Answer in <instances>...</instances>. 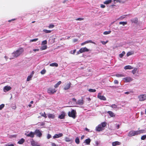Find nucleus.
Instances as JSON below:
<instances>
[{"mask_svg":"<svg viewBox=\"0 0 146 146\" xmlns=\"http://www.w3.org/2000/svg\"><path fill=\"white\" fill-rule=\"evenodd\" d=\"M24 49L23 48H19L12 54V57L11 58L13 59L21 55L24 52Z\"/></svg>","mask_w":146,"mask_h":146,"instance_id":"nucleus-1","label":"nucleus"},{"mask_svg":"<svg viewBox=\"0 0 146 146\" xmlns=\"http://www.w3.org/2000/svg\"><path fill=\"white\" fill-rule=\"evenodd\" d=\"M106 122H102L96 127V131H101L104 129V128L106 126Z\"/></svg>","mask_w":146,"mask_h":146,"instance_id":"nucleus-2","label":"nucleus"},{"mask_svg":"<svg viewBox=\"0 0 146 146\" xmlns=\"http://www.w3.org/2000/svg\"><path fill=\"white\" fill-rule=\"evenodd\" d=\"M76 111L73 110H72L71 112L69 111L68 112V115L69 117H72L73 118H75L76 116Z\"/></svg>","mask_w":146,"mask_h":146,"instance_id":"nucleus-3","label":"nucleus"},{"mask_svg":"<svg viewBox=\"0 0 146 146\" xmlns=\"http://www.w3.org/2000/svg\"><path fill=\"white\" fill-rule=\"evenodd\" d=\"M56 91L55 89L52 88H49L48 89L47 92L50 94H53L54 93L56 92Z\"/></svg>","mask_w":146,"mask_h":146,"instance_id":"nucleus-4","label":"nucleus"},{"mask_svg":"<svg viewBox=\"0 0 146 146\" xmlns=\"http://www.w3.org/2000/svg\"><path fill=\"white\" fill-rule=\"evenodd\" d=\"M35 135L36 134L37 136L40 137L42 135V134L40 131V130L38 129H36L35 132H34Z\"/></svg>","mask_w":146,"mask_h":146,"instance_id":"nucleus-5","label":"nucleus"},{"mask_svg":"<svg viewBox=\"0 0 146 146\" xmlns=\"http://www.w3.org/2000/svg\"><path fill=\"white\" fill-rule=\"evenodd\" d=\"M138 98L140 101H144L146 100V95L142 94L138 96Z\"/></svg>","mask_w":146,"mask_h":146,"instance_id":"nucleus-6","label":"nucleus"},{"mask_svg":"<svg viewBox=\"0 0 146 146\" xmlns=\"http://www.w3.org/2000/svg\"><path fill=\"white\" fill-rule=\"evenodd\" d=\"M28 132H27L25 135L27 137H30L31 138H33L35 137V134L34 132L31 131L29 133H28Z\"/></svg>","mask_w":146,"mask_h":146,"instance_id":"nucleus-7","label":"nucleus"},{"mask_svg":"<svg viewBox=\"0 0 146 146\" xmlns=\"http://www.w3.org/2000/svg\"><path fill=\"white\" fill-rule=\"evenodd\" d=\"M145 132L144 130H141L137 131H134V135H137Z\"/></svg>","mask_w":146,"mask_h":146,"instance_id":"nucleus-8","label":"nucleus"},{"mask_svg":"<svg viewBox=\"0 0 146 146\" xmlns=\"http://www.w3.org/2000/svg\"><path fill=\"white\" fill-rule=\"evenodd\" d=\"M84 103V101L83 98L82 97L81 98V99L79 100L76 102V104L80 105H82Z\"/></svg>","mask_w":146,"mask_h":146,"instance_id":"nucleus-9","label":"nucleus"},{"mask_svg":"<svg viewBox=\"0 0 146 146\" xmlns=\"http://www.w3.org/2000/svg\"><path fill=\"white\" fill-rule=\"evenodd\" d=\"M89 51V49L86 47L82 48L79 50L80 53H82L85 52H88Z\"/></svg>","mask_w":146,"mask_h":146,"instance_id":"nucleus-10","label":"nucleus"},{"mask_svg":"<svg viewBox=\"0 0 146 146\" xmlns=\"http://www.w3.org/2000/svg\"><path fill=\"white\" fill-rule=\"evenodd\" d=\"M98 98L100 100H106V97L104 96L101 95V94L100 93H99L98 94Z\"/></svg>","mask_w":146,"mask_h":146,"instance_id":"nucleus-11","label":"nucleus"},{"mask_svg":"<svg viewBox=\"0 0 146 146\" xmlns=\"http://www.w3.org/2000/svg\"><path fill=\"white\" fill-rule=\"evenodd\" d=\"M31 144L33 146H40V145H38L37 142H35L32 139V141L31 142Z\"/></svg>","mask_w":146,"mask_h":146,"instance_id":"nucleus-12","label":"nucleus"},{"mask_svg":"<svg viewBox=\"0 0 146 146\" xmlns=\"http://www.w3.org/2000/svg\"><path fill=\"white\" fill-rule=\"evenodd\" d=\"M11 89V88L9 86H5L4 87L3 90L4 91L6 92V91H8Z\"/></svg>","mask_w":146,"mask_h":146,"instance_id":"nucleus-13","label":"nucleus"},{"mask_svg":"<svg viewBox=\"0 0 146 146\" xmlns=\"http://www.w3.org/2000/svg\"><path fill=\"white\" fill-rule=\"evenodd\" d=\"M65 113L64 112H62L60 115L58 116V118L60 119H63L65 118Z\"/></svg>","mask_w":146,"mask_h":146,"instance_id":"nucleus-14","label":"nucleus"},{"mask_svg":"<svg viewBox=\"0 0 146 146\" xmlns=\"http://www.w3.org/2000/svg\"><path fill=\"white\" fill-rule=\"evenodd\" d=\"M63 136V134L62 133H60L58 134H55L53 136L54 139H56L59 138Z\"/></svg>","mask_w":146,"mask_h":146,"instance_id":"nucleus-15","label":"nucleus"},{"mask_svg":"<svg viewBox=\"0 0 146 146\" xmlns=\"http://www.w3.org/2000/svg\"><path fill=\"white\" fill-rule=\"evenodd\" d=\"M128 135L129 137L134 136V131L132 130L130 131L128 133Z\"/></svg>","mask_w":146,"mask_h":146,"instance_id":"nucleus-16","label":"nucleus"},{"mask_svg":"<svg viewBox=\"0 0 146 146\" xmlns=\"http://www.w3.org/2000/svg\"><path fill=\"white\" fill-rule=\"evenodd\" d=\"M123 79L126 82H129L132 80L131 78L129 77L124 78Z\"/></svg>","mask_w":146,"mask_h":146,"instance_id":"nucleus-17","label":"nucleus"},{"mask_svg":"<svg viewBox=\"0 0 146 146\" xmlns=\"http://www.w3.org/2000/svg\"><path fill=\"white\" fill-rule=\"evenodd\" d=\"M107 113L109 114L111 117H114L115 116L114 113L111 111H108L107 112Z\"/></svg>","mask_w":146,"mask_h":146,"instance_id":"nucleus-18","label":"nucleus"},{"mask_svg":"<svg viewBox=\"0 0 146 146\" xmlns=\"http://www.w3.org/2000/svg\"><path fill=\"white\" fill-rule=\"evenodd\" d=\"M71 83L70 82L69 83L67 84L65 86L64 88L65 90H67L69 89L70 87Z\"/></svg>","mask_w":146,"mask_h":146,"instance_id":"nucleus-19","label":"nucleus"},{"mask_svg":"<svg viewBox=\"0 0 146 146\" xmlns=\"http://www.w3.org/2000/svg\"><path fill=\"white\" fill-rule=\"evenodd\" d=\"M48 117L49 118L54 119L55 117V115L54 114H48Z\"/></svg>","mask_w":146,"mask_h":146,"instance_id":"nucleus-20","label":"nucleus"},{"mask_svg":"<svg viewBox=\"0 0 146 146\" xmlns=\"http://www.w3.org/2000/svg\"><path fill=\"white\" fill-rule=\"evenodd\" d=\"M131 21L132 23H137L138 21V19L137 18H135L133 19H131Z\"/></svg>","mask_w":146,"mask_h":146,"instance_id":"nucleus-21","label":"nucleus"},{"mask_svg":"<svg viewBox=\"0 0 146 146\" xmlns=\"http://www.w3.org/2000/svg\"><path fill=\"white\" fill-rule=\"evenodd\" d=\"M133 68L130 65H127L125 66L124 67V69L125 70L126 69H133Z\"/></svg>","mask_w":146,"mask_h":146,"instance_id":"nucleus-22","label":"nucleus"},{"mask_svg":"<svg viewBox=\"0 0 146 146\" xmlns=\"http://www.w3.org/2000/svg\"><path fill=\"white\" fill-rule=\"evenodd\" d=\"M121 143L118 141H116L112 143V145L113 146H115L117 145H120Z\"/></svg>","mask_w":146,"mask_h":146,"instance_id":"nucleus-23","label":"nucleus"},{"mask_svg":"<svg viewBox=\"0 0 146 146\" xmlns=\"http://www.w3.org/2000/svg\"><path fill=\"white\" fill-rule=\"evenodd\" d=\"M25 141V140L23 138L21 139L18 142V143L20 144H23Z\"/></svg>","mask_w":146,"mask_h":146,"instance_id":"nucleus-24","label":"nucleus"},{"mask_svg":"<svg viewBox=\"0 0 146 146\" xmlns=\"http://www.w3.org/2000/svg\"><path fill=\"white\" fill-rule=\"evenodd\" d=\"M50 66H55L57 67L58 66V64L55 62L52 63L50 64Z\"/></svg>","mask_w":146,"mask_h":146,"instance_id":"nucleus-25","label":"nucleus"},{"mask_svg":"<svg viewBox=\"0 0 146 146\" xmlns=\"http://www.w3.org/2000/svg\"><path fill=\"white\" fill-rule=\"evenodd\" d=\"M85 141L87 145H90L91 141V139L90 138L86 139L85 140Z\"/></svg>","mask_w":146,"mask_h":146,"instance_id":"nucleus-26","label":"nucleus"},{"mask_svg":"<svg viewBox=\"0 0 146 146\" xmlns=\"http://www.w3.org/2000/svg\"><path fill=\"white\" fill-rule=\"evenodd\" d=\"M111 2H112V0H106V1H105L104 2V4L107 5V4H108L109 3H111Z\"/></svg>","mask_w":146,"mask_h":146,"instance_id":"nucleus-27","label":"nucleus"},{"mask_svg":"<svg viewBox=\"0 0 146 146\" xmlns=\"http://www.w3.org/2000/svg\"><path fill=\"white\" fill-rule=\"evenodd\" d=\"M40 115L42 117H44L45 118H47V116L45 112H44L43 113H40Z\"/></svg>","mask_w":146,"mask_h":146,"instance_id":"nucleus-28","label":"nucleus"},{"mask_svg":"<svg viewBox=\"0 0 146 146\" xmlns=\"http://www.w3.org/2000/svg\"><path fill=\"white\" fill-rule=\"evenodd\" d=\"M115 76L117 77H122L124 76V75L123 74H116L115 75Z\"/></svg>","mask_w":146,"mask_h":146,"instance_id":"nucleus-29","label":"nucleus"},{"mask_svg":"<svg viewBox=\"0 0 146 146\" xmlns=\"http://www.w3.org/2000/svg\"><path fill=\"white\" fill-rule=\"evenodd\" d=\"M61 81H59L57 83H56L54 86L55 88H57L58 86L61 84Z\"/></svg>","mask_w":146,"mask_h":146,"instance_id":"nucleus-30","label":"nucleus"},{"mask_svg":"<svg viewBox=\"0 0 146 146\" xmlns=\"http://www.w3.org/2000/svg\"><path fill=\"white\" fill-rule=\"evenodd\" d=\"M75 142L76 143L78 144L80 143V140L78 137L76 138L75 139Z\"/></svg>","mask_w":146,"mask_h":146,"instance_id":"nucleus-31","label":"nucleus"},{"mask_svg":"<svg viewBox=\"0 0 146 146\" xmlns=\"http://www.w3.org/2000/svg\"><path fill=\"white\" fill-rule=\"evenodd\" d=\"M47 46L46 45H43L40 48V50H44L47 48Z\"/></svg>","mask_w":146,"mask_h":146,"instance_id":"nucleus-32","label":"nucleus"},{"mask_svg":"<svg viewBox=\"0 0 146 146\" xmlns=\"http://www.w3.org/2000/svg\"><path fill=\"white\" fill-rule=\"evenodd\" d=\"M125 54V52L124 51H123L121 53L119 54V56L120 58H122L124 55Z\"/></svg>","mask_w":146,"mask_h":146,"instance_id":"nucleus-33","label":"nucleus"},{"mask_svg":"<svg viewBox=\"0 0 146 146\" xmlns=\"http://www.w3.org/2000/svg\"><path fill=\"white\" fill-rule=\"evenodd\" d=\"M43 31L46 33H51V31L50 30H47L46 29H44Z\"/></svg>","mask_w":146,"mask_h":146,"instance_id":"nucleus-34","label":"nucleus"},{"mask_svg":"<svg viewBox=\"0 0 146 146\" xmlns=\"http://www.w3.org/2000/svg\"><path fill=\"white\" fill-rule=\"evenodd\" d=\"M127 24V22H119V24L122 25L123 26H124L125 25Z\"/></svg>","mask_w":146,"mask_h":146,"instance_id":"nucleus-35","label":"nucleus"},{"mask_svg":"<svg viewBox=\"0 0 146 146\" xmlns=\"http://www.w3.org/2000/svg\"><path fill=\"white\" fill-rule=\"evenodd\" d=\"M32 77V75H30L29 76H28L27 79V81H30L31 80V79Z\"/></svg>","mask_w":146,"mask_h":146,"instance_id":"nucleus-36","label":"nucleus"},{"mask_svg":"<svg viewBox=\"0 0 146 146\" xmlns=\"http://www.w3.org/2000/svg\"><path fill=\"white\" fill-rule=\"evenodd\" d=\"M111 32V31H106L104 32L103 34L105 35H106L110 34Z\"/></svg>","mask_w":146,"mask_h":146,"instance_id":"nucleus-37","label":"nucleus"},{"mask_svg":"<svg viewBox=\"0 0 146 146\" xmlns=\"http://www.w3.org/2000/svg\"><path fill=\"white\" fill-rule=\"evenodd\" d=\"M133 54V52H129L127 54V56H129Z\"/></svg>","mask_w":146,"mask_h":146,"instance_id":"nucleus-38","label":"nucleus"},{"mask_svg":"<svg viewBox=\"0 0 146 146\" xmlns=\"http://www.w3.org/2000/svg\"><path fill=\"white\" fill-rule=\"evenodd\" d=\"M121 123H120V124H116V127L117 129H118L119 128V127L120 125H121Z\"/></svg>","mask_w":146,"mask_h":146,"instance_id":"nucleus-39","label":"nucleus"},{"mask_svg":"<svg viewBox=\"0 0 146 146\" xmlns=\"http://www.w3.org/2000/svg\"><path fill=\"white\" fill-rule=\"evenodd\" d=\"M88 91L91 92H96V90L95 89H90Z\"/></svg>","mask_w":146,"mask_h":146,"instance_id":"nucleus-40","label":"nucleus"},{"mask_svg":"<svg viewBox=\"0 0 146 146\" xmlns=\"http://www.w3.org/2000/svg\"><path fill=\"white\" fill-rule=\"evenodd\" d=\"M47 43V41L46 40H44L42 41V43H41V44L42 45H45V44H46Z\"/></svg>","mask_w":146,"mask_h":146,"instance_id":"nucleus-41","label":"nucleus"},{"mask_svg":"<svg viewBox=\"0 0 146 146\" xmlns=\"http://www.w3.org/2000/svg\"><path fill=\"white\" fill-rule=\"evenodd\" d=\"M110 106L113 108H117V106L115 104H112Z\"/></svg>","mask_w":146,"mask_h":146,"instance_id":"nucleus-42","label":"nucleus"},{"mask_svg":"<svg viewBox=\"0 0 146 146\" xmlns=\"http://www.w3.org/2000/svg\"><path fill=\"white\" fill-rule=\"evenodd\" d=\"M46 70L45 69H43L41 71L40 73L42 74H44L46 73Z\"/></svg>","mask_w":146,"mask_h":146,"instance_id":"nucleus-43","label":"nucleus"},{"mask_svg":"<svg viewBox=\"0 0 146 146\" xmlns=\"http://www.w3.org/2000/svg\"><path fill=\"white\" fill-rule=\"evenodd\" d=\"M38 40V38H35L34 39H31L30 40V42H35Z\"/></svg>","mask_w":146,"mask_h":146,"instance_id":"nucleus-44","label":"nucleus"},{"mask_svg":"<svg viewBox=\"0 0 146 146\" xmlns=\"http://www.w3.org/2000/svg\"><path fill=\"white\" fill-rule=\"evenodd\" d=\"M65 141L66 142H70L71 141V140L69 138L66 137L65 138Z\"/></svg>","mask_w":146,"mask_h":146,"instance_id":"nucleus-45","label":"nucleus"},{"mask_svg":"<svg viewBox=\"0 0 146 146\" xmlns=\"http://www.w3.org/2000/svg\"><path fill=\"white\" fill-rule=\"evenodd\" d=\"M146 138V135H143L141 137V140H145Z\"/></svg>","mask_w":146,"mask_h":146,"instance_id":"nucleus-46","label":"nucleus"},{"mask_svg":"<svg viewBox=\"0 0 146 146\" xmlns=\"http://www.w3.org/2000/svg\"><path fill=\"white\" fill-rule=\"evenodd\" d=\"M54 27V25H53L52 24H50L48 26V27L49 28H53Z\"/></svg>","mask_w":146,"mask_h":146,"instance_id":"nucleus-47","label":"nucleus"},{"mask_svg":"<svg viewBox=\"0 0 146 146\" xmlns=\"http://www.w3.org/2000/svg\"><path fill=\"white\" fill-rule=\"evenodd\" d=\"M5 105L3 104H2L0 105V110H1L4 107Z\"/></svg>","mask_w":146,"mask_h":146,"instance_id":"nucleus-48","label":"nucleus"},{"mask_svg":"<svg viewBox=\"0 0 146 146\" xmlns=\"http://www.w3.org/2000/svg\"><path fill=\"white\" fill-rule=\"evenodd\" d=\"M137 68H135L132 71V72L133 74H135L137 70Z\"/></svg>","mask_w":146,"mask_h":146,"instance_id":"nucleus-49","label":"nucleus"},{"mask_svg":"<svg viewBox=\"0 0 146 146\" xmlns=\"http://www.w3.org/2000/svg\"><path fill=\"white\" fill-rule=\"evenodd\" d=\"M108 42V40H107L106 42H105L104 41H102L101 42L103 44H105L106 43H107Z\"/></svg>","mask_w":146,"mask_h":146,"instance_id":"nucleus-50","label":"nucleus"},{"mask_svg":"<svg viewBox=\"0 0 146 146\" xmlns=\"http://www.w3.org/2000/svg\"><path fill=\"white\" fill-rule=\"evenodd\" d=\"M85 42L86 44L88 43L89 42L91 43H94L91 40H89L86 41H85Z\"/></svg>","mask_w":146,"mask_h":146,"instance_id":"nucleus-51","label":"nucleus"},{"mask_svg":"<svg viewBox=\"0 0 146 146\" xmlns=\"http://www.w3.org/2000/svg\"><path fill=\"white\" fill-rule=\"evenodd\" d=\"M51 145L52 146H58L54 143L52 142L51 143Z\"/></svg>","mask_w":146,"mask_h":146,"instance_id":"nucleus-52","label":"nucleus"},{"mask_svg":"<svg viewBox=\"0 0 146 146\" xmlns=\"http://www.w3.org/2000/svg\"><path fill=\"white\" fill-rule=\"evenodd\" d=\"M76 20L82 21L84 20V18H79L76 19Z\"/></svg>","mask_w":146,"mask_h":146,"instance_id":"nucleus-53","label":"nucleus"},{"mask_svg":"<svg viewBox=\"0 0 146 146\" xmlns=\"http://www.w3.org/2000/svg\"><path fill=\"white\" fill-rule=\"evenodd\" d=\"M51 137V135L50 134H48L47 136V138L48 139H49Z\"/></svg>","mask_w":146,"mask_h":146,"instance_id":"nucleus-54","label":"nucleus"},{"mask_svg":"<svg viewBox=\"0 0 146 146\" xmlns=\"http://www.w3.org/2000/svg\"><path fill=\"white\" fill-rule=\"evenodd\" d=\"M114 82L115 84H118L119 83L118 81L116 80H114Z\"/></svg>","mask_w":146,"mask_h":146,"instance_id":"nucleus-55","label":"nucleus"},{"mask_svg":"<svg viewBox=\"0 0 146 146\" xmlns=\"http://www.w3.org/2000/svg\"><path fill=\"white\" fill-rule=\"evenodd\" d=\"M126 15H122V16H121L120 18H119V19H124L125 18V16H126Z\"/></svg>","mask_w":146,"mask_h":146,"instance_id":"nucleus-56","label":"nucleus"},{"mask_svg":"<svg viewBox=\"0 0 146 146\" xmlns=\"http://www.w3.org/2000/svg\"><path fill=\"white\" fill-rule=\"evenodd\" d=\"M6 146H14V145L13 144H7Z\"/></svg>","mask_w":146,"mask_h":146,"instance_id":"nucleus-57","label":"nucleus"},{"mask_svg":"<svg viewBox=\"0 0 146 146\" xmlns=\"http://www.w3.org/2000/svg\"><path fill=\"white\" fill-rule=\"evenodd\" d=\"M78 39H74L73 40L74 42H75L78 41Z\"/></svg>","mask_w":146,"mask_h":146,"instance_id":"nucleus-58","label":"nucleus"},{"mask_svg":"<svg viewBox=\"0 0 146 146\" xmlns=\"http://www.w3.org/2000/svg\"><path fill=\"white\" fill-rule=\"evenodd\" d=\"M39 49H33V50L34 52L38 51L39 50Z\"/></svg>","mask_w":146,"mask_h":146,"instance_id":"nucleus-59","label":"nucleus"},{"mask_svg":"<svg viewBox=\"0 0 146 146\" xmlns=\"http://www.w3.org/2000/svg\"><path fill=\"white\" fill-rule=\"evenodd\" d=\"M101 7L102 8H104L105 7V6L104 5H103V4H101Z\"/></svg>","mask_w":146,"mask_h":146,"instance_id":"nucleus-60","label":"nucleus"},{"mask_svg":"<svg viewBox=\"0 0 146 146\" xmlns=\"http://www.w3.org/2000/svg\"><path fill=\"white\" fill-rule=\"evenodd\" d=\"M72 100L74 102H76V100L75 98H73L72 99Z\"/></svg>","mask_w":146,"mask_h":146,"instance_id":"nucleus-61","label":"nucleus"},{"mask_svg":"<svg viewBox=\"0 0 146 146\" xmlns=\"http://www.w3.org/2000/svg\"><path fill=\"white\" fill-rule=\"evenodd\" d=\"M15 20V19H13L11 20H9L8 21L9 22H10L11 21H14Z\"/></svg>","mask_w":146,"mask_h":146,"instance_id":"nucleus-62","label":"nucleus"},{"mask_svg":"<svg viewBox=\"0 0 146 146\" xmlns=\"http://www.w3.org/2000/svg\"><path fill=\"white\" fill-rule=\"evenodd\" d=\"M44 124H45V123H44L42 122V123H40V125L41 126L44 125Z\"/></svg>","mask_w":146,"mask_h":146,"instance_id":"nucleus-63","label":"nucleus"},{"mask_svg":"<svg viewBox=\"0 0 146 146\" xmlns=\"http://www.w3.org/2000/svg\"><path fill=\"white\" fill-rule=\"evenodd\" d=\"M84 137V135H82L81 137V139H83Z\"/></svg>","mask_w":146,"mask_h":146,"instance_id":"nucleus-64","label":"nucleus"}]
</instances>
